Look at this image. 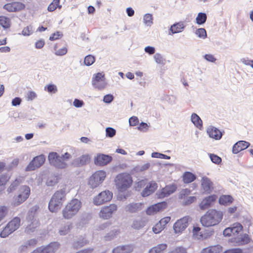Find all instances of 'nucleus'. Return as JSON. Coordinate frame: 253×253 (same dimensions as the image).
Segmentation results:
<instances>
[{"label": "nucleus", "mask_w": 253, "mask_h": 253, "mask_svg": "<svg viewBox=\"0 0 253 253\" xmlns=\"http://www.w3.org/2000/svg\"><path fill=\"white\" fill-rule=\"evenodd\" d=\"M90 159V157L88 154L83 155L80 158L75 159L72 164L76 167H82L88 164Z\"/></svg>", "instance_id": "obj_19"}, {"label": "nucleus", "mask_w": 253, "mask_h": 253, "mask_svg": "<svg viewBox=\"0 0 253 253\" xmlns=\"http://www.w3.org/2000/svg\"><path fill=\"white\" fill-rule=\"evenodd\" d=\"M233 198L230 195H223L219 198V203L224 206H228L233 202Z\"/></svg>", "instance_id": "obj_26"}, {"label": "nucleus", "mask_w": 253, "mask_h": 253, "mask_svg": "<svg viewBox=\"0 0 253 253\" xmlns=\"http://www.w3.org/2000/svg\"><path fill=\"white\" fill-rule=\"evenodd\" d=\"M196 34L198 37L203 39L206 38L207 36L206 31L204 28L198 29L196 32Z\"/></svg>", "instance_id": "obj_46"}, {"label": "nucleus", "mask_w": 253, "mask_h": 253, "mask_svg": "<svg viewBox=\"0 0 253 253\" xmlns=\"http://www.w3.org/2000/svg\"><path fill=\"white\" fill-rule=\"evenodd\" d=\"M45 90L51 93H55L57 91L56 86L54 84L47 85L45 86Z\"/></svg>", "instance_id": "obj_49"}, {"label": "nucleus", "mask_w": 253, "mask_h": 253, "mask_svg": "<svg viewBox=\"0 0 253 253\" xmlns=\"http://www.w3.org/2000/svg\"><path fill=\"white\" fill-rule=\"evenodd\" d=\"M164 227L161 225L160 222L156 223L155 226L153 227V231L155 234L160 233L162 230L164 229Z\"/></svg>", "instance_id": "obj_47"}, {"label": "nucleus", "mask_w": 253, "mask_h": 253, "mask_svg": "<svg viewBox=\"0 0 253 253\" xmlns=\"http://www.w3.org/2000/svg\"><path fill=\"white\" fill-rule=\"evenodd\" d=\"M145 225V221L143 219L135 220L133 221L132 227L135 229H140Z\"/></svg>", "instance_id": "obj_37"}, {"label": "nucleus", "mask_w": 253, "mask_h": 253, "mask_svg": "<svg viewBox=\"0 0 253 253\" xmlns=\"http://www.w3.org/2000/svg\"><path fill=\"white\" fill-rule=\"evenodd\" d=\"M39 225L40 223L38 221H34L27 227L26 230L28 232H33Z\"/></svg>", "instance_id": "obj_40"}, {"label": "nucleus", "mask_w": 253, "mask_h": 253, "mask_svg": "<svg viewBox=\"0 0 253 253\" xmlns=\"http://www.w3.org/2000/svg\"><path fill=\"white\" fill-rule=\"evenodd\" d=\"M233 236H238L239 234L243 230V227L241 224L240 223L237 222L233 224L231 226Z\"/></svg>", "instance_id": "obj_31"}, {"label": "nucleus", "mask_w": 253, "mask_h": 253, "mask_svg": "<svg viewBox=\"0 0 253 253\" xmlns=\"http://www.w3.org/2000/svg\"><path fill=\"white\" fill-rule=\"evenodd\" d=\"M168 207V204L166 202L163 201L158 203L149 207L146 210L147 215H154L158 212H161Z\"/></svg>", "instance_id": "obj_13"}, {"label": "nucleus", "mask_w": 253, "mask_h": 253, "mask_svg": "<svg viewBox=\"0 0 253 253\" xmlns=\"http://www.w3.org/2000/svg\"><path fill=\"white\" fill-rule=\"evenodd\" d=\"M152 157H154V158H161V159H167V160L170 159V156H167L166 155L163 154L161 153H159L158 152L153 153L152 154Z\"/></svg>", "instance_id": "obj_54"}, {"label": "nucleus", "mask_w": 253, "mask_h": 253, "mask_svg": "<svg viewBox=\"0 0 253 253\" xmlns=\"http://www.w3.org/2000/svg\"><path fill=\"white\" fill-rule=\"evenodd\" d=\"M207 133L210 137L215 140H219L222 137L221 131L216 127L213 126H210L207 129Z\"/></svg>", "instance_id": "obj_23"}, {"label": "nucleus", "mask_w": 253, "mask_h": 253, "mask_svg": "<svg viewBox=\"0 0 253 253\" xmlns=\"http://www.w3.org/2000/svg\"><path fill=\"white\" fill-rule=\"evenodd\" d=\"M60 248L57 242H51L45 246H41L33 250L31 253H55Z\"/></svg>", "instance_id": "obj_9"}, {"label": "nucleus", "mask_w": 253, "mask_h": 253, "mask_svg": "<svg viewBox=\"0 0 253 253\" xmlns=\"http://www.w3.org/2000/svg\"><path fill=\"white\" fill-rule=\"evenodd\" d=\"M112 160V157L108 155L98 154L94 160V163L96 165L104 166L107 165Z\"/></svg>", "instance_id": "obj_17"}, {"label": "nucleus", "mask_w": 253, "mask_h": 253, "mask_svg": "<svg viewBox=\"0 0 253 253\" xmlns=\"http://www.w3.org/2000/svg\"><path fill=\"white\" fill-rule=\"evenodd\" d=\"M210 157L211 161L216 164H219L221 162V158L216 155L210 154Z\"/></svg>", "instance_id": "obj_51"}, {"label": "nucleus", "mask_w": 253, "mask_h": 253, "mask_svg": "<svg viewBox=\"0 0 253 253\" xmlns=\"http://www.w3.org/2000/svg\"><path fill=\"white\" fill-rule=\"evenodd\" d=\"M66 191L65 188L56 191L52 195L48 204V209L51 212L59 210L66 200Z\"/></svg>", "instance_id": "obj_2"}, {"label": "nucleus", "mask_w": 253, "mask_h": 253, "mask_svg": "<svg viewBox=\"0 0 253 253\" xmlns=\"http://www.w3.org/2000/svg\"><path fill=\"white\" fill-rule=\"evenodd\" d=\"M207 16L205 13H199L196 18V23L199 25L205 23L207 20Z\"/></svg>", "instance_id": "obj_34"}, {"label": "nucleus", "mask_w": 253, "mask_h": 253, "mask_svg": "<svg viewBox=\"0 0 253 253\" xmlns=\"http://www.w3.org/2000/svg\"><path fill=\"white\" fill-rule=\"evenodd\" d=\"M21 183V181L20 179H15L9 186L8 188L7 189V192L8 193H11L14 191L16 187H18L20 184Z\"/></svg>", "instance_id": "obj_38"}, {"label": "nucleus", "mask_w": 253, "mask_h": 253, "mask_svg": "<svg viewBox=\"0 0 253 253\" xmlns=\"http://www.w3.org/2000/svg\"><path fill=\"white\" fill-rule=\"evenodd\" d=\"M157 196L159 199H162L169 196L170 194L167 190L166 186L162 188L161 191L157 193Z\"/></svg>", "instance_id": "obj_41"}, {"label": "nucleus", "mask_w": 253, "mask_h": 253, "mask_svg": "<svg viewBox=\"0 0 253 253\" xmlns=\"http://www.w3.org/2000/svg\"><path fill=\"white\" fill-rule=\"evenodd\" d=\"M221 247L219 246H213L204 249L201 253H220Z\"/></svg>", "instance_id": "obj_29"}, {"label": "nucleus", "mask_w": 253, "mask_h": 253, "mask_svg": "<svg viewBox=\"0 0 253 253\" xmlns=\"http://www.w3.org/2000/svg\"><path fill=\"white\" fill-rule=\"evenodd\" d=\"M154 58L155 61L159 64H164L165 59L163 58V56L160 53H156Z\"/></svg>", "instance_id": "obj_48"}, {"label": "nucleus", "mask_w": 253, "mask_h": 253, "mask_svg": "<svg viewBox=\"0 0 253 253\" xmlns=\"http://www.w3.org/2000/svg\"><path fill=\"white\" fill-rule=\"evenodd\" d=\"M37 97L35 92L33 91H29L27 94L26 99L28 101L32 100Z\"/></svg>", "instance_id": "obj_61"}, {"label": "nucleus", "mask_w": 253, "mask_h": 253, "mask_svg": "<svg viewBox=\"0 0 253 253\" xmlns=\"http://www.w3.org/2000/svg\"><path fill=\"white\" fill-rule=\"evenodd\" d=\"M21 220L18 217H15L11 220L7 224V226L14 232L17 230L20 226Z\"/></svg>", "instance_id": "obj_24"}, {"label": "nucleus", "mask_w": 253, "mask_h": 253, "mask_svg": "<svg viewBox=\"0 0 253 253\" xmlns=\"http://www.w3.org/2000/svg\"><path fill=\"white\" fill-rule=\"evenodd\" d=\"M82 207V203L77 199L72 200L68 203L62 211L63 216L69 219L75 216L79 211Z\"/></svg>", "instance_id": "obj_4"}, {"label": "nucleus", "mask_w": 253, "mask_h": 253, "mask_svg": "<svg viewBox=\"0 0 253 253\" xmlns=\"http://www.w3.org/2000/svg\"><path fill=\"white\" fill-rule=\"evenodd\" d=\"M0 25L4 28H8L10 26V19L4 16H0Z\"/></svg>", "instance_id": "obj_35"}, {"label": "nucleus", "mask_w": 253, "mask_h": 253, "mask_svg": "<svg viewBox=\"0 0 253 253\" xmlns=\"http://www.w3.org/2000/svg\"><path fill=\"white\" fill-rule=\"evenodd\" d=\"M250 144L245 141H239L233 146L232 152L234 154H237L242 150H244L250 146Z\"/></svg>", "instance_id": "obj_20"}, {"label": "nucleus", "mask_w": 253, "mask_h": 253, "mask_svg": "<svg viewBox=\"0 0 253 253\" xmlns=\"http://www.w3.org/2000/svg\"><path fill=\"white\" fill-rule=\"evenodd\" d=\"M190 217L189 216H184L178 219L173 224L174 232L176 234H181L188 227Z\"/></svg>", "instance_id": "obj_8"}, {"label": "nucleus", "mask_w": 253, "mask_h": 253, "mask_svg": "<svg viewBox=\"0 0 253 253\" xmlns=\"http://www.w3.org/2000/svg\"><path fill=\"white\" fill-rule=\"evenodd\" d=\"M113 197V193L109 190H105L100 192L93 198V203L99 206L110 201Z\"/></svg>", "instance_id": "obj_10"}, {"label": "nucleus", "mask_w": 253, "mask_h": 253, "mask_svg": "<svg viewBox=\"0 0 253 253\" xmlns=\"http://www.w3.org/2000/svg\"><path fill=\"white\" fill-rule=\"evenodd\" d=\"M106 176V174L105 171H96L89 178L88 184L91 188H95L102 183Z\"/></svg>", "instance_id": "obj_7"}, {"label": "nucleus", "mask_w": 253, "mask_h": 253, "mask_svg": "<svg viewBox=\"0 0 253 253\" xmlns=\"http://www.w3.org/2000/svg\"><path fill=\"white\" fill-rule=\"evenodd\" d=\"M13 232L7 225L0 233V236L2 238L7 237L9 234Z\"/></svg>", "instance_id": "obj_44"}, {"label": "nucleus", "mask_w": 253, "mask_h": 253, "mask_svg": "<svg viewBox=\"0 0 253 253\" xmlns=\"http://www.w3.org/2000/svg\"><path fill=\"white\" fill-rule=\"evenodd\" d=\"M9 177L6 174L0 175V186L5 185L9 181Z\"/></svg>", "instance_id": "obj_52"}, {"label": "nucleus", "mask_w": 253, "mask_h": 253, "mask_svg": "<svg viewBox=\"0 0 253 253\" xmlns=\"http://www.w3.org/2000/svg\"><path fill=\"white\" fill-rule=\"evenodd\" d=\"M117 209V206L114 204H110L108 206H104L99 212V216L105 219H109L116 212Z\"/></svg>", "instance_id": "obj_12"}, {"label": "nucleus", "mask_w": 253, "mask_h": 253, "mask_svg": "<svg viewBox=\"0 0 253 253\" xmlns=\"http://www.w3.org/2000/svg\"><path fill=\"white\" fill-rule=\"evenodd\" d=\"M104 80V74L102 73H98L94 75L92 84L94 87L98 89H102L105 86Z\"/></svg>", "instance_id": "obj_14"}, {"label": "nucleus", "mask_w": 253, "mask_h": 253, "mask_svg": "<svg viewBox=\"0 0 253 253\" xmlns=\"http://www.w3.org/2000/svg\"><path fill=\"white\" fill-rule=\"evenodd\" d=\"M8 211V210L7 207L4 206L0 207V221L6 216Z\"/></svg>", "instance_id": "obj_45"}, {"label": "nucleus", "mask_w": 253, "mask_h": 253, "mask_svg": "<svg viewBox=\"0 0 253 253\" xmlns=\"http://www.w3.org/2000/svg\"><path fill=\"white\" fill-rule=\"evenodd\" d=\"M158 185L155 181H151L142 191L141 194L143 197H146L153 192L157 189Z\"/></svg>", "instance_id": "obj_21"}, {"label": "nucleus", "mask_w": 253, "mask_h": 253, "mask_svg": "<svg viewBox=\"0 0 253 253\" xmlns=\"http://www.w3.org/2000/svg\"><path fill=\"white\" fill-rule=\"evenodd\" d=\"M62 34L60 33L59 32H56L52 34L49 37V40L50 41H55L59 39L62 36Z\"/></svg>", "instance_id": "obj_63"}, {"label": "nucleus", "mask_w": 253, "mask_h": 253, "mask_svg": "<svg viewBox=\"0 0 253 253\" xmlns=\"http://www.w3.org/2000/svg\"><path fill=\"white\" fill-rule=\"evenodd\" d=\"M133 246L131 245L119 246L113 250V253H130L133 251Z\"/></svg>", "instance_id": "obj_22"}, {"label": "nucleus", "mask_w": 253, "mask_h": 253, "mask_svg": "<svg viewBox=\"0 0 253 253\" xmlns=\"http://www.w3.org/2000/svg\"><path fill=\"white\" fill-rule=\"evenodd\" d=\"M106 135L110 137H113L116 134V130L112 127H107L106 129Z\"/></svg>", "instance_id": "obj_59"}, {"label": "nucleus", "mask_w": 253, "mask_h": 253, "mask_svg": "<svg viewBox=\"0 0 253 253\" xmlns=\"http://www.w3.org/2000/svg\"><path fill=\"white\" fill-rule=\"evenodd\" d=\"M196 178V175L189 171L185 172L182 176L183 181L184 183H190L194 181Z\"/></svg>", "instance_id": "obj_27"}, {"label": "nucleus", "mask_w": 253, "mask_h": 253, "mask_svg": "<svg viewBox=\"0 0 253 253\" xmlns=\"http://www.w3.org/2000/svg\"><path fill=\"white\" fill-rule=\"evenodd\" d=\"M71 158V155L68 152H66L62 156H60L56 152H53L49 153L48 156L49 163L59 169L65 168L67 166L66 161Z\"/></svg>", "instance_id": "obj_3"}, {"label": "nucleus", "mask_w": 253, "mask_h": 253, "mask_svg": "<svg viewBox=\"0 0 253 253\" xmlns=\"http://www.w3.org/2000/svg\"><path fill=\"white\" fill-rule=\"evenodd\" d=\"M223 218L221 211L215 209L208 211L201 218L200 222L203 226L211 227L217 225Z\"/></svg>", "instance_id": "obj_1"}, {"label": "nucleus", "mask_w": 253, "mask_h": 253, "mask_svg": "<svg viewBox=\"0 0 253 253\" xmlns=\"http://www.w3.org/2000/svg\"><path fill=\"white\" fill-rule=\"evenodd\" d=\"M25 7V4L19 1H14L11 3L5 4L3 6V8L9 12H18Z\"/></svg>", "instance_id": "obj_16"}, {"label": "nucleus", "mask_w": 253, "mask_h": 253, "mask_svg": "<svg viewBox=\"0 0 253 253\" xmlns=\"http://www.w3.org/2000/svg\"><path fill=\"white\" fill-rule=\"evenodd\" d=\"M72 228L71 225L64 226L59 230V233L60 235L63 236L67 234L70 231Z\"/></svg>", "instance_id": "obj_43"}, {"label": "nucleus", "mask_w": 253, "mask_h": 253, "mask_svg": "<svg viewBox=\"0 0 253 253\" xmlns=\"http://www.w3.org/2000/svg\"><path fill=\"white\" fill-rule=\"evenodd\" d=\"M132 178L128 173H121L118 174L115 179L116 186L119 191L124 192L130 187L132 184Z\"/></svg>", "instance_id": "obj_5"}, {"label": "nucleus", "mask_w": 253, "mask_h": 253, "mask_svg": "<svg viewBox=\"0 0 253 253\" xmlns=\"http://www.w3.org/2000/svg\"><path fill=\"white\" fill-rule=\"evenodd\" d=\"M38 210L39 207L38 206H35L31 208V210L29 212V216L30 218L34 217L36 215Z\"/></svg>", "instance_id": "obj_60"}, {"label": "nucleus", "mask_w": 253, "mask_h": 253, "mask_svg": "<svg viewBox=\"0 0 253 253\" xmlns=\"http://www.w3.org/2000/svg\"><path fill=\"white\" fill-rule=\"evenodd\" d=\"M168 253H187L185 248L182 247H177Z\"/></svg>", "instance_id": "obj_50"}, {"label": "nucleus", "mask_w": 253, "mask_h": 253, "mask_svg": "<svg viewBox=\"0 0 253 253\" xmlns=\"http://www.w3.org/2000/svg\"><path fill=\"white\" fill-rule=\"evenodd\" d=\"M144 21L146 24L149 25L152 23L153 18L151 14H146L144 16Z\"/></svg>", "instance_id": "obj_57"}, {"label": "nucleus", "mask_w": 253, "mask_h": 253, "mask_svg": "<svg viewBox=\"0 0 253 253\" xmlns=\"http://www.w3.org/2000/svg\"><path fill=\"white\" fill-rule=\"evenodd\" d=\"M251 241V239L249 236L248 234H244L243 235L241 238H240L238 242L240 243L241 244L244 245L249 243Z\"/></svg>", "instance_id": "obj_42"}, {"label": "nucleus", "mask_w": 253, "mask_h": 253, "mask_svg": "<svg viewBox=\"0 0 253 253\" xmlns=\"http://www.w3.org/2000/svg\"><path fill=\"white\" fill-rule=\"evenodd\" d=\"M60 0H53L48 5L47 9L50 12L54 11L57 7L61 8V5H59Z\"/></svg>", "instance_id": "obj_36"}, {"label": "nucleus", "mask_w": 253, "mask_h": 253, "mask_svg": "<svg viewBox=\"0 0 253 253\" xmlns=\"http://www.w3.org/2000/svg\"><path fill=\"white\" fill-rule=\"evenodd\" d=\"M137 128L140 131H146L148 130V125L147 124L142 122L139 124V126L137 127Z\"/></svg>", "instance_id": "obj_62"}, {"label": "nucleus", "mask_w": 253, "mask_h": 253, "mask_svg": "<svg viewBox=\"0 0 253 253\" xmlns=\"http://www.w3.org/2000/svg\"><path fill=\"white\" fill-rule=\"evenodd\" d=\"M217 198V196L214 194L204 198L199 205L200 209L205 210L209 208L213 204Z\"/></svg>", "instance_id": "obj_15"}, {"label": "nucleus", "mask_w": 253, "mask_h": 253, "mask_svg": "<svg viewBox=\"0 0 253 253\" xmlns=\"http://www.w3.org/2000/svg\"><path fill=\"white\" fill-rule=\"evenodd\" d=\"M201 187L206 194H209L213 189V184L208 177L204 176L201 180Z\"/></svg>", "instance_id": "obj_18"}, {"label": "nucleus", "mask_w": 253, "mask_h": 253, "mask_svg": "<svg viewBox=\"0 0 253 253\" xmlns=\"http://www.w3.org/2000/svg\"><path fill=\"white\" fill-rule=\"evenodd\" d=\"M185 26L182 22H179L173 24L170 27V31L172 34L181 32Z\"/></svg>", "instance_id": "obj_30"}, {"label": "nucleus", "mask_w": 253, "mask_h": 253, "mask_svg": "<svg viewBox=\"0 0 253 253\" xmlns=\"http://www.w3.org/2000/svg\"><path fill=\"white\" fill-rule=\"evenodd\" d=\"M119 233L120 231L118 230H112L106 235L105 237L106 240H110L117 235Z\"/></svg>", "instance_id": "obj_53"}, {"label": "nucleus", "mask_w": 253, "mask_h": 253, "mask_svg": "<svg viewBox=\"0 0 253 253\" xmlns=\"http://www.w3.org/2000/svg\"><path fill=\"white\" fill-rule=\"evenodd\" d=\"M58 182V178L56 176H53L49 178L47 181L48 186H53Z\"/></svg>", "instance_id": "obj_56"}, {"label": "nucleus", "mask_w": 253, "mask_h": 253, "mask_svg": "<svg viewBox=\"0 0 253 253\" xmlns=\"http://www.w3.org/2000/svg\"><path fill=\"white\" fill-rule=\"evenodd\" d=\"M31 193L28 186L23 185L18 189V195L14 198L13 205L18 206L24 202L29 197Z\"/></svg>", "instance_id": "obj_6"}, {"label": "nucleus", "mask_w": 253, "mask_h": 253, "mask_svg": "<svg viewBox=\"0 0 253 253\" xmlns=\"http://www.w3.org/2000/svg\"><path fill=\"white\" fill-rule=\"evenodd\" d=\"M167 247L168 246L166 244H159L150 249L149 253H164Z\"/></svg>", "instance_id": "obj_28"}, {"label": "nucleus", "mask_w": 253, "mask_h": 253, "mask_svg": "<svg viewBox=\"0 0 253 253\" xmlns=\"http://www.w3.org/2000/svg\"><path fill=\"white\" fill-rule=\"evenodd\" d=\"M166 187L170 194L174 192L177 189L176 186L174 184L167 185Z\"/></svg>", "instance_id": "obj_64"}, {"label": "nucleus", "mask_w": 253, "mask_h": 253, "mask_svg": "<svg viewBox=\"0 0 253 253\" xmlns=\"http://www.w3.org/2000/svg\"><path fill=\"white\" fill-rule=\"evenodd\" d=\"M45 160V158L43 155L34 157L26 168V171H32L39 168L44 163Z\"/></svg>", "instance_id": "obj_11"}, {"label": "nucleus", "mask_w": 253, "mask_h": 253, "mask_svg": "<svg viewBox=\"0 0 253 253\" xmlns=\"http://www.w3.org/2000/svg\"><path fill=\"white\" fill-rule=\"evenodd\" d=\"M171 218L170 216H166L162 218L159 222L165 228L166 225L170 221Z\"/></svg>", "instance_id": "obj_58"}, {"label": "nucleus", "mask_w": 253, "mask_h": 253, "mask_svg": "<svg viewBox=\"0 0 253 253\" xmlns=\"http://www.w3.org/2000/svg\"><path fill=\"white\" fill-rule=\"evenodd\" d=\"M191 121L192 123L198 128H201L202 127V121L200 119L199 116H198L196 114L193 113L191 115Z\"/></svg>", "instance_id": "obj_33"}, {"label": "nucleus", "mask_w": 253, "mask_h": 253, "mask_svg": "<svg viewBox=\"0 0 253 253\" xmlns=\"http://www.w3.org/2000/svg\"><path fill=\"white\" fill-rule=\"evenodd\" d=\"M129 123L131 126H135L139 124V120L137 117H131L129 119Z\"/></svg>", "instance_id": "obj_55"}, {"label": "nucleus", "mask_w": 253, "mask_h": 253, "mask_svg": "<svg viewBox=\"0 0 253 253\" xmlns=\"http://www.w3.org/2000/svg\"><path fill=\"white\" fill-rule=\"evenodd\" d=\"M127 211L129 212L133 213L137 212L143 208L142 203H132L128 205L126 207Z\"/></svg>", "instance_id": "obj_25"}, {"label": "nucleus", "mask_w": 253, "mask_h": 253, "mask_svg": "<svg viewBox=\"0 0 253 253\" xmlns=\"http://www.w3.org/2000/svg\"><path fill=\"white\" fill-rule=\"evenodd\" d=\"M95 61V58L92 55H88L86 56L84 59V63L86 66H90L93 64Z\"/></svg>", "instance_id": "obj_39"}, {"label": "nucleus", "mask_w": 253, "mask_h": 253, "mask_svg": "<svg viewBox=\"0 0 253 253\" xmlns=\"http://www.w3.org/2000/svg\"><path fill=\"white\" fill-rule=\"evenodd\" d=\"M88 243V241L86 239L85 237H81L79 239V240L76 242H75L73 244V247L78 249L79 248H81Z\"/></svg>", "instance_id": "obj_32"}]
</instances>
